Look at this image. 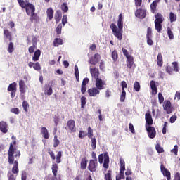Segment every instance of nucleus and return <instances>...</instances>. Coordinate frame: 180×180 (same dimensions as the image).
I'll return each mask as SVG.
<instances>
[{
	"label": "nucleus",
	"instance_id": "obj_54",
	"mask_svg": "<svg viewBox=\"0 0 180 180\" xmlns=\"http://www.w3.org/2000/svg\"><path fill=\"white\" fill-rule=\"evenodd\" d=\"M126 99V91H122L120 95V102H124Z\"/></svg>",
	"mask_w": 180,
	"mask_h": 180
},
{
	"label": "nucleus",
	"instance_id": "obj_10",
	"mask_svg": "<svg viewBox=\"0 0 180 180\" xmlns=\"http://www.w3.org/2000/svg\"><path fill=\"white\" fill-rule=\"evenodd\" d=\"M146 129L150 139H154L155 137L157 131L154 127H146Z\"/></svg>",
	"mask_w": 180,
	"mask_h": 180
},
{
	"label": "nucleus",
	"instance_id": "obj_13",
	"mask_svg": "<svg viewBox=\"0 0 180 180\" xmlns=\"http://www.w3.org/2000/svg\"><path fill=\"white\" fill-rule=\"evenodd\" d=\"M145 120H146L145 127L153 126V116L150 112H147L145 114Z\"/></svg>",
	"mask_w": 180,
	"mask_h": 180
},
{
	"label": "nucleus",
	"instance_id": "obj_47",
	"mask_svg": "<svg viewBox=\"0 0 180 180\" xmlns=\"http://www.w3.org/2000/svg\"><path fill=\"white\" fill-rule=\"evenodd\" d=\"M161 23L162 22H155V27L158 33L162 30V25H161Z\"/></svg>",
	"mask_w": 180,
	"mask_h": 180
},
{
	"label": "nucleus",
	"instance_id": "obj_23",
	"mask_svg": "<svg viewBox=\"0 0 180 180\" xmlns=\"http://www.w3.org/2000/svg\"><path fill=\"white\" fill-rule=\"evenodd\" d=\"M163 106L165 110L167 111V113H168V115H169V113H172V108H171V101H166Z\"/></svg>",
	"mask_w": 180,
	"mask_h": 180
},
{
	"label": "nucleus",
	"instance_id": "obj_56",
	"mask_svg": "<svg viewBox=\"0 0 180 180\" xmlns=\"http://www.w3.org/2000/svg\"><path fill=\"white\" fill-rule=\"evenodd\" d=\"M172 71H174L172 67H171V65H167L166 72H167V74H169V75H172Z\"/></svg>",
	"mask_w": 180,
	"mask_h": 180
},
{
	"label": "nucleus",
	"instance_id": "obj_39",
	"mask_svg": "<svg viewBox=\"0 0 180 180\" xmlns=\"http://www.w3.org/2000/svg\"><path fill=\"white\" fill-rule=\"evenodd\" d=\"M59 145H60V140H58V137L57 136V135H55L53 139L54 148H57V147H58Z\"/></svg>",
	"mask_w": 180,
	"mask_h": 180
},
{
	"label": "nucleus",
	"instance_id": "obj_1",
	"mask_svg": "<svg viewBox=\"0 0 180 180\" xmlns=\"http://www.w3.org/2000/svg\"><path fill=\"white\" fill-rule=\"evenodd\" d=\"M12 142L10 143V146L8 150V162L10 165H13L11 172L15 175L19 174V158H20V150H18L16 147V137L12 136Z\"/></svg>",
	"mask_w": 180,
	"mask_h": 180
},
{
	"label": "nucleus",
	"instance_id": "obj_33",
	"mask_svg": "<svg viewBox=\"0 0 180 180\" xmlns=\"http://www.w3.org/2000/svg\"><path fill=\"white\" fill-rule=\"evenodd\" d=\"M51 169L53 176L55 177L57 176V172H58V165H57V163H54L52 165Z\"/></svg>",
	"mask_w": 180,
	"mask_h": 180
},
{
	"label": "nucleus",
	"instance_id": "obj_26",
	"mask_svg": "<svg viewBox=\"0 0 180 180\" xmlns=\"http://www.w3.org/2000/svg\"><path fill=\"white\" fill-rule=\"evenodd\" d=\"M41 55V51L40 49H37L34 52V56L32 57V61H39V59L40 58V56Z\"/></svg>",
	"mask_w": 180,
	"mask_h": 180
},
{
	"label": "nucleus",
	"instance_id": "obj_8",
	"mask_svg": "<svg viewBox=\"0 0 180 180\" xmlns=\"http://www.w3.org/2000/svg\"><path fill=\"white\" fill-rule=\"evenodd\" d=\"M101 60V54L96 53L93 56L89 58V63L91 65H96Z\"/></svg>",
	"mask_w": 180,
	"mask_h": 180
},
{
	"label": "nucleus",
	"instance_id": "obj_51",
	"mask_svg": "<svg viewBox=\"0 0 180 180\" xmlns=\"http://www.w3.org/2000/svg\"><path fill=\"white\" fill-rule=\"evenodd\" d=\"M91 140V148L93 150H96V138H90Z\"/></svg>",
	"mask_w": 180,
	"mask_h": 180
},
{
	"label": "nucleus",
	"instance_id": "obj_31",
	"mask_svg": "<svg viewBox=\"0 0 180 180\" xmlns=\"http://www.w3.org/2000/svg\"><path fill=\"white\" fill-rule=\"evenodd\" d=\"M63 39L61 38H56L53 40V47H58V46H62Z\"/></svg>",
	"mask_w": 180,
	"mask_h": 180
},
{
	"label": "nucleus",
	"instance_id": "obj_18",
	"mask_svg": "<svg viewBox=\"0 0 180 180\" xmlns=\"http://www.w3.org/2000/svg\"><path fill=\"white\" fill-rule=\"evenodd\" d=\"M9 130V127H8V124L4 122H0V131L1 133L6 134Z\"/></svg>",
	"mask_w": 180,
	"mask_h": 180
},
{
	"label": "nucleus",
	"instance_id": "obj_19",
	"mask_svg": "<svg viewBox=\"0 0 180 180\" xmlns=\"http://www.w3.org/2000/svg\"><path fill=\"white\" fill-rule=\"evenodd\" d=\"M90 74L94 79L99 78V69L97 68H90Z\"/></svg>",
	"mask_w": 180,
	"mask_h": 180
},
{
	"label": "nucleus",
	"instance_id": "obj_58",
	"mask_svg": "<svg viewBox=\"0 0 180 180\" xmlns=\"http://www.w3.org/2000/svg\"><path fill=\"white\" fill-rule=\"evenodd\" d=\"M67 22H68V16L67 15H64L62 19V25H63V26H65Z\"/></svg>",
	"mask_w": 180,
	"mask_h": 180
},
{
	"label": "nucleus",
	"instance_id": "obj_45",
	"mask_svg": "<svg viewBox=\"0 0 180 180\" xmlns=\"http://www.w3.org/2000/svg\"><path fill=\"white\" fill-rule=\"evenodd\" d=\"M80 102H81V108L82 109H84V108H85V105H86V97L82 96L80 98Z\"/></svg>",
	"mask_w": 180,
	"mask_h": 180
},
{
	"label": "nucleus",
	"instance_id": "obj_36",
	"mask_svg": "<svg viewBox=\"0 0 180 180\" xmlns=\"http://www.w3.org/2000/svg\"><path fill=\"white\" fill-rule=\"evenodd\" d=\"M111 57L114 62L117 61V58H119V54L117 53V51L114 50L111 53Z\"/></svg>",
	"mask_w": 180,
	"mask_h": 180
},
{
	"label": "nucleus",
	"instance_id": "obj_17",
	"mask_svg": "<svg viewBox=\"0 0 180 180\" xmlns=\"http://www.w3.org/2000/svg\"><path fill=\"white\" fill-rule=\"evenodd\" d=\"M89 83V79L88 77H86L83 79L82 84L81 86V92L84 95L85 94V92H86V85Z\"/></svg>",
	"mask_w": 180,
	"mask_h": 180
},
{
	"label": "nucleus",
	"instance_id": "obj_12",
	"mask_svg": "<svg viewBox=\"0 0 180 180\" xmlns=\"http://www.w3.org/2000/svg\"><path fill=\"white\" fill-rule=\"evenodd\" d=\"M87 93L90 97L95 98V96H98V95L101 94V91L98 90L96 87H92L87 90Z\"/></svg>",
	"mask_w": 180,
	"mask_h": 180
},
{
	"label": "nucleus",
	"instance_id": "obj_22",
	"mask_svg": "<svg viewBox=\"0 0 180 180\" xmlns=\"http://www.w3.org/2000/svg\"><path fill=\"white\" fill-rule=\"evenodd\" d=\"M28 66L30 67V68H32V67H33L35 71H40L41 70V66L40 65V63L39 62H37L35 63L33 62H30L28 63Z\"/></svg>",
	"mask_w": 180,
	"mask_h": 180
},
{
	"label": "nucleus",
	"instance_id": "obj_27",
	"mask_svg": "<svg viewBox=\"0 0 180 180\" xmlns=\"http://www.w3.org/2000/svg\"><path fill=\"white\" fill-rule=\"evenodd\" d=\"M155 23H162L164 22V17H162V14L158 13L155 15Z\"/></svg>",
	"mask_w": 180,
	"mask_h": 180
},
{
	"label": "nucleus",
	"instance_id": "obj_29",
	"mask_svg": "<svg viewBox=\"0 0 180 180\" xmlns=\"http://www.w3.org/2000/svg\"><path fill=\"white\" fill-rule=\"evenodd\" d=\"M41 133L44 139H47L50 137V136L49 135V130H47V128H46V127H43L41 128Z\"/></svg>",
	"mask_w": 180,
	"mask_h": 180
},
{
	"label": "nucleus",
	"instance_id": "obj_21",
	"mask_svg": "<svg viewBox=\"0 0 180 180\" xmlns=\"http://www.w3.org/2000/svg\"><path fill=\"white\" fill-rule=\"evenodd\" d=\"M150 86L152 89V95H157V94H158V88H157V85L155 84V81L154 80L150 81Z\"/></svg>",
	"mask_w": 180,
	"mask_h": 180
},
{
	"label": "nucleus",
	"instance_id": "obj_60",
	"mask_svg": "<svg viewBox=\"0 0 180 180\" xmlns=\"http://www.w3.org/2000/svg\"><path fill=\"white\" fill-rule=\"evenodd\" d=\"M11 113H14V115H19L20 111L19 110V108H14L11 109Z\"/></svg>",
	"mask_w": 180,
	"mask_h": 180
},
{
	"label": "nucleus",
	"instance_id": "obj_42",
	"mask_svg": "<svg viewBox=\"0 0 180 180\" xmlns=\"http://www.w3.org/2000/svg\"><path fill=\"white\" fill-rule=\"evenodd\" d=\"M61 157H63V152L60 150L56 155V164H60V162H61Z\"/></svg>",
	"mask_w": 180,
	"mask_h": 180
},
{
	"label": "nucleus",
	"instance_id": "obj_64",
	"mask_svg": "<svg viewBox=\"0 0 180 180\" xmlns=\"http://www.w3.org/2000/svg\"><path fill=\"white\" fill-rule=\"evenodd\" d=\"M173 180H180V173L179 172H176L174 174V178Z\"/></svg>",
	"mask_w": 180,
	"mask_h": 180
},
{
	"label": "nucleus",
	"instance_id": "obj_32",
	"mask_svg": "<svg viewBox=\"0 0 180 180\" xmlns=\"http://www.w3.org/2000/svg\"><path fill=\"white\" fill-rule=\"evenodd\" d=\"M163 64H164V60L162 59V54L161 53H159L158 54V67H162Z\"/></svg>",
	"mask_w": 180,
	"mask_h": 180
},
{
	"label": "nucleus",
	"instance_id": "obj_44",
	"mask_svg": "<svg viewBox=\"0 0 180 180\" xmlns=\"http://www.w3.org/2000/svg\"><path fill=\"white\" fill-rule=\"evenodd\" d=\"M19 6L22 8L23 9L25 8L26 6H27V2L25 0H17Z\"/></svg>",
	"mask_w": 180,
	"mask_h": 180
},
{
	"label": "nucleus",
	"instance_id": "obj_6",
	"mask_svg": "<svg viewBox=\"0 0 180 180\" xmlns=\"http://www.w3.org/2000/svg\"><path fill=\"white\" fill-rule=\"evenodd\" d=\"M16 86H17V84L16 82H14L10 84L8 87L7 88V91H8V92H11V98H12V99H13V98L16 96V91H17Z\"/></svg>",
	"mask_w": 180,
	"mask_h": 180
},
{
	"label": "nucleus",
	"instance_id": "obj_4",
	"mask_svg": "<svg viewBox=\"0 0 180 180\" xmlns=\"http://www.w3.org/2000/svg\"><path fill=\"white\" fill-rule=\"evenodd\" d=\"M93 155H94V160H90L87 169L90 172H96L98 169V159L96 158V155L93 152Z\"/></svg>",
	"mask_w": 180,
	"mask_h": 180
},
{
	"label": "nucleus",
	"instance_id": "obj_46",
	"mask_svg": "<svg viewBox=\"0 0 180 180\" xmlns=\"http://www.w3.org/2000/svg\"><path fill=\"white\" fill-rule=\"evenodd\" d=\"M169 20L171 22H176V14L174 13L173 12H170L169 13Z\"/></svg>",
	"mask_w": 180,
	"mask_h": 180
},
{
	"label": "nucleus",
	"instance_id": "obj_38",
	"mask_svg": "<svg viewBox=\"0 0 180 180\" xmlns=\"http://www.w3.org/2000/svg\"><path fill=\"white\" fill-rule=\"evenodd\" d=\"M157 4H158V1L156 0L150 4V9L153 13H154L157 11Z\"/></svg>",
	"mask_w": 180,
	"mask_h": 180
},
{
	"label": "nucleus",
	"instance_id": "obj_53",
	"mask_svg": "<svg viewBox=\"0 0 180 180\" xmlns=\"http://www.w3.org/2000/svg\"><path fill=\"white\" fill-rule=\"evenodd\" d=\"M146 38H153V30H151V27H148L147 29Z\"/></svg>",
	"mask_w": 180,
	"mask_h": 180
},
{
	"label": "nucleus",
	"instance_id": "obj_16",
	"mask_svg": "<svg viewBox=\"0 0 180 180\" xmlns=\"http://www.w3.org/2000/svg\"><path fill=\"white\" fill-rule=\"evenodd\" d=\"M18 85H19V91L20 92V94L23 95V94H26V89H27V86H26L25 81L20 80Z\"/></svg>",
	"mask_w": 180,
	"mask_h": 180
},
{
	"label": "nucleus",
	"instance_id": "obj_5",
	"mask_svg": "<svg viewBox=\"0 0 180 180\" xmlns=\"http://www.w3.org/2000/svg\"><path fill=\"white\" fill-rule=\"evenodd\" d=\"M65 130H69V131H71V133H75L77 131L75 121L74 120H70L67 122Z\"/></svg>",
	"mask_w": 180,
	"mask_h": 180
},
{
	"label": "nucleus",
	"instance_id": "obj_20",
	"mask_svg": "<svg viewBox=\"0 0 180 180\" xmlns=\"http://www.w3.org/2000/svg\"><path fill=\"white\" fill-rule=\"evenodd\" d=\"M133 65H134V58L131 56H128L127 58V67L129 68V70H131L133 68Z\"/></svg>",
	"mask_w": 180,
	"mask_h": 180
},
{
	"label": "nucleus",
	"instance_id": "obj_3",
	"mask_svg": "<svg viewBox=\"0 0 180 180\" xmlns=\"http://www.w3.org/2000/svg\"><path fill=\"white\" fill-rule=\"evenodd\" d=\"M109 153H108V152L101 153L98 155V162L100 164H103V167L105 169H108V168H109Z\"/></svg>",
	"mask_w": 180,
	"mask_h": 180
},
{
	"label": "nucleus",
	"instance_id": "obj_9",
	"mask_svg": "<svg viewBox=\"0 0 180 180\" xmlns=\"http://www.w3.org/2000/svg\"><path fill=\"white\" fill-rule=\"evenodd\" d=\"M147 15V11L143 8H138L135 11L136 18H139V19H144Z\"/></svg>",
	"mask_w": 180,
	"mask_h": 180
},
{
	"label": "nucleus",
	"instance_id": "obj_63",
	"mask_svg": "<svg viewBox=\"0 0 180 180\" xmlns=\"http://www.w3.org/2000/svg\"><path fill=\"white\" fill-rule=\"evenodd\" d=\"M8 180H16V176L13 174H8Z\"/></svg>",
	"mask_w": 180,
	"mask_h": 180
},
{
	"label": "nucleus",
	"instance_id": "obj_50",
	"mask_svg": "<svg viewBox=\"0 0 180 180\" xmlns=\"http://www.w3.org/2000/svg\"><path fill=\"white\" fill-rule=\"evenodd\" d=\"M105 180H112V170H108V172L105 174Z\"/></svg>",
	"mask_w": 180,
	"mask_h": 180
},
{
	"label": "nucleus",
	"instance_id": "obj_25",
	"mask_svg": "<svg viewBox=\"0 0 180 180\" xmlns=\"http://www.w3.org/2000/svg\"><path fill=\"white\" fill-rule=\"evenodd\" d=\"M46 15L49 20H52L53 18H54V10L51 7L49 8L46 10Z\"/></svg>",
	"mask_w": 180,
	"mask_h": 180
},
{
	"label": "nucleus",
	"instance_id": "obj_7",
	"mask_svg": "<svg viewBox=\"0 0 180 180\" xmlns=\"http://www.w3.org/2000/svg\"><path fill=\"white\" fill-rule=\"evenodd\" d=\"M27 2V6L25 7V12L27 15H32V13H34L36 12V7H34V5L30 3L28 0H26Z\"/></svg>",
	"mask_w": 180,
	"mask_h": 180
},
{
	"label": "nucleus",
	"instance_id": "obj_15",
	"mask_svg": "<svg viewBox=\"0 0 180 180\" xmlns=\"http://www.w3.org/2000/svg\"><path fill=\"white\" fill-rule=\"evenodd\" d=\"M105 85H106V83H105V82H103L102 79H96V88L98 91H102V89H105Z\"/></svg>",
	"mask_w": 180,
	"mask_h": 180
},
{
	"label": "nucleus",
	"instance_id": "obj_40",
	"mask_svg": "<svg viewBox=\"0 0 180 180\" xmlns=\"http://www.w3.org/2000/svg\"><path fill=\"white\" fill-rule=\"evenodd\" d=\"M141 86H140V82L136 81L134 83V90L136 91V92H139Z\"/></svg>",
	"mask_w": 180,
	"mask_h": 180
},
{
	"label": "nucleus",
	"instance_id": "obj_2",
	"mask_svg": "<svg viewBox=\"0 0 180 180\" xmlns=\"http://www.w3.org/2000/svg\"><path fill=\"white\" fill-rule=\"evenodd\" d=\"M117 25V26H116V24L112 23L110 25V29L114 36L119 40H122L123 39V35H122V30L123 29V14L121 13L119 15Z\"/></svg>",
	"mask_w": 180,
	"mask_h": 180
},
{
	"label": "nucleus",
	"instance_id": "obj_34",
	"mask_svg": "<svg viewBox=\"0 0 180 180\" xmlns=\"http://www.w3.org/2000/svg\"><path fill=\"white\" fill-rule=\"evenodd\" d=\"M167 34L170 40H174V32L169 27H167Z\"/></svg>",
	"mask_w": 180,
	"mask_h": 180
},
{
	"label": "nucleus",
	"instance_id": "obj_55",
	"mask_svg": "<svg viewBox=\"0 0 180 180\" xmlns=\"http://www.w3.org/2000/svg\"><path fill=\"white\" fill-rule=\"evenodd\" d=\"M22 108L25 112H27V108H29V103L26 101H23L22 102Z\"/></svg>",
	"mask_w": 180,
	"mask_h": 180
},
{
	"label": "nucleus",
	"instance_id": "obj_41",
	"mask_svg": "<svg viewBox=\"0 0 180 180\" xmlns=\"http://www.w3.org/2000/svg\"><path fill=\"white\" fill-rule=\"evenodd\" d=\"M4 34H5L6 37L8 39V40L11 41H12V34H11V32L8 30H4Z\"/></svg>",
	"mask_w": 180,
	"mask_h": 180
},
{
	"label": "nucleus",
	"instance_id": "obj_59",
	"mask_svg": "<svg viewBox=\"0 0 180 180\" xmlns=\"http://www.w3.org/2000/svg\"><path fill=\"white\" fill-rule=\"evenodd\" d=\"M63 29V24L60 23L56 27V33L57 34H61V30Z\"/></svg>",
	"mask_w": 180,
	"mask_h": 180
},
{
	"label": "nucleus",
	"instance_id": "obj_61",
	"mask_svg": "<svg viewBox=\"0 0 180 180\" xmlns=\"http://www.w3.org/2000/svg\"><path fill=\"white\" fill-rule=\"evenodd\" d=\"M62 16H63V13H61V11L56 10L55 18H61Z\"/></svg>",
	"mask_w": 180,
	"mask_h": 180
},
{
	"label": "nucleus",
	"instance_id": "obj_62",
	"mask_svg": "<svg viewBox=\"0 0 180 180\" xmlns=\"http://www.w3.org/2000/svg\"><path fill=\"white\" fill-rule=\"evenodd\" d=\"M158 100H159V103H162L164 102V96H162V93L158 94Z\"/></svg>",
	"mask_w": 180,
	"mask_h": 180
},
{
	"label": "nucleus",
	"instance_id": "obj_30",
	"mask_svg": "<svg viewBox=\"0 0 180 180\" xmlns=\"http://www.w3.org/2000/svg\"><path fill=\"white\" fill-rule=\"evenodd\" d=\"M120 172H124L126 171V162L122 158L120 159Z\"/></svg>",
	"mask_w": 180,
	"mask_h": 180
},
{
	"label": "nucleus",
	"instance_id": "obj_52",
	"mask_svg": "<svg viewBox=\"0 0 180 180\" xmlns=\"http://www.w3.org/2000/svg\"><path fill=\"white\" fill-rule=\"evenodd\" d=\"M156 151L159 153H164V148L161 147V145L157 143L155 146Z\"/></svg>",
	"mask_w": 180,
	"mask_h": 180
},
{
	"label": "nucleus",
	"instance_id": "obj_43",
	"mask_svg": "<svg viewBox=\"0 0 180 180\" xmlns=\"http://www.w3.org/2000/svg\"><path fill=\"white\" fill-rule=\"evenodd\" d=\"M87 136L89 139H92L94 138V129L91 128V127H89L87 129Z\"/></svg>",
	"mask_w": 180,
	"mask_h": 180
},
{
	"label": "nucleus",
	"instance_id": "obj_57",
	"mask_svg": "<svg viewBox=\"0 0 180 180\" xmlns=\"http://www.w3.org/2000/svg\"><path fill=\"white\" fill-rule=\"evenodd\" d=\"M14 50H15V49L13 48V43L10 42L9 44H8V53H13Z\"/></svg>",
	"mask_w": 180,
	"mask_h": 180
},
{
	"label": "nucleus",
	"instance_id": "obj_48",
	"mask_svg": "<svg viewBox=\"0 0 180 180\" xmlns=\"http://www.w3.org/2000/svg\"><path fill=\"white\" fill-rule=\"evenodd\" d=\"M172 67H173V71L175 72H179V67L178 66V62H172Z\"/></svg>",
	"mask_w": 180,
	"mask_h": 180
},
{
	"label": "nucleus",
	"instance_id": "obj_14",
	"mask_svg": "<svg viewBox=\"0 0 180 180\" xmlns=\"http://www.w3.org/2000/svg\"><path fill=\"white\" fill-rule=\"evenodd\" d=\"M160 171L167 180H171V172L169 171L168 169L165 168L162 164L160 165Z\"/></svg>",
	"mask_w": 180,
	"mask_h": 180
},
{
	"label": "nucleus",
	"instance_id": "obj_28",
	"mask_svg": "<svg viewBox=\"0 0 180 180\" xmlns=\"http://www.w3.org/2000/svg\"><path fill=\"white\" fill-rule=\"evenodd\" d=\"M28 16H30V22H32V23L33 22L37 23V20H39V15H37V13L34 12L30 15H28Z\"/></svg>",
	"mask_w": 180,
	"mask_h": 180
},
{
	"label": "nucleus",
	"instance_id": "obj_37",
	"mask_svg": "<svg viewBox=\"0 0 180 180\" xmlns=\"http://www.w3.org/2000/svg\"><path fill=\"white\" fill-rule=\"evenodd\" d=\"M75 75L76 77V80L77 82H79V70H78V65H75Z\"/></svg>",
	"mask_w": 180,
	"mask_h": 180
},
{
	"label": "nucleus",
	"instance_id": "obj_35",
	"mask_svg": "<svg viewBox=\"0 0 180 180\" xmlns=\"http://www.w3.org/2000/svg\"><path fill=\"white\" fill-rule=\"evenodd\" d=\"M45 95H48V96H50V95H53V87L51 86H46L44 91Z\"/></svg>",
	"mask_w": 180,
	"mask_h": 180
},
{
	"label": "nucleus",
	"instance_id": "obj_11",
	"mask_svg": "<svg viewBox=\"0 0 180 180\" xmlns=\"http://www.w3.org/2000/svg\"><path fill=\"white\" fill-rule=\"evenodd\" d=\"M36 49H37V38H36L34 36H32V46L28 48L30 54H33Z\"/></svg>",
	"mask_w": 180,
	"mask_h": 180
},
{
	"label": "nucleus",
	"instance_id": "obj_24",
	"mask_svg": "<svg viewBox=\"0 0 180 180\" xmlns=\"http://www.w3.org/2000/svg\"><path fill=\"white\" fill-rule=\"evenodd\" d=\"M86 167H88V159L86 157L82 158L80 162V168L81 169H86Z\"/></svg>",
	"mask_w": 180,
	"mask_h": 180
},
{
	"label": "nucleus",
	"instance_id": "obj_49",
	"mask_svg": "<svg viewBox=\"0 0 180 180\" xmlns=\"http://www.w3.org/2000/svg\"><path fill=\"white\" fill-rule=\"evenodd\" d=\"M60 9L65 13L68 12V6L67 5V3L62 4V5L60 6Z\"/></svg>",
	"mask_w": 180,
	"mask_h": 180
}]
</instances>
